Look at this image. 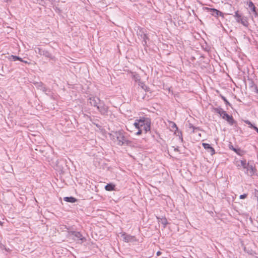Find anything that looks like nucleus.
Segmentation results:
<instances>
[{
    "label": "nucleus",
    "instance_id": "nucleus-1",
    "mask_svg": "<svg viewBox=\"0 0 258 258\" xmlns=\"http://www.w3.org/2000/svg\"><path fill=\"white\" fill-rule=\"evenodd\" d=\"M151 119L148 117L142 116L139 119H136L133 124L138 131L135 134L139 136L143 131L146 134L151 130Z\"/></svg>",
    "mask_w": 258,
    "mask_h": 258
},
{
    "label": "nucleus",
    "instance_id": "nucleus-2",
    "mask_svg": "<svg viewBox=\"0 0 258 258\" xmlns=\"http://www.w3.org/2000/svg\"><path fill=\"white\" fill-rule=\"evenodd\" d=\"M117 141V144L119 146L126 145L130 146L132 142L128 140L125 136V133L123 130H119L114 133V136Z\"/></svg>",
    "mask_w": 258,
    "mask_h": 258
},
{
    "label": "nucleus",
    "instance_id": "nucleus-3",
    "mask_svg": "<svg viewBox=\"0 0 258 258\" xmlns=\"http://www.w3.org/2000/svg\"><path fill=\"white\" fill-rule=\"evenodd\" d=\"M137 34L139 39L142 40V43L144 46H147V41L150 40L147 31L143 28L138 27Z\"/></svg>",
    "mask_w": 258,
    "mask_h": 258
},
{
    "label": "nucleus",
    "instance_id": "nucleus-4",
    "mask_svg": "<svg viewBox=\"0 0 258 258\" xmlns=\"http://www.w3.org/2000/svg\"><path fill=\"white\" fill-rule=\"evenodd\" d=\"M234 17L238 23L242 24L245 27H248L249 24L247 18L242 16L241 14L239 13L238 11H237L235 12Z\"/></svg>",
    "mask_w": 258,
    "mask_h": 258
},
{
    "label": "nucleus",
    "instance_id": "nucleus-5",
    "mask_svg": "<svg viewBox=\"0 0 258 258\" xmlns=\"http://www.w3.org/2000/svg\"><path fill=\"white\" fill-rule=\"evenodd\" d=\"M247 166L244 169V172L245 174L250 177L257 176V169L254 164H250L249 162L247 163Z\"/></svg>",
    "mask_w": 258,
    "mask_h": 258
},
{
    "label": "nucleus",
    "instance_id": "nucleus-6",
    "mask_svg": "<svg viewBox=\"0 0 258 258\" xmlns=\"http://www.w3.org/2000/svg\"><path fill=\"white\" fill-rule=\"evenodd\" d=\"M97 109L101 115L103 116L108 115L109 107L108 106L106 105L103 102L100 104V105H99V106H97Z\"/></svg>",
    "mask_w": 258,
    "mask_h": 258
},
{
    "label": "nucleus",
    "instance_id": "nucleus-7",
    "mask_svg": "<svg viewBox=\"0 0 258 258\" xmlns=\"http://www.w3.org/2000/svg\"><path fill=\"white\" fill-rule=\"evenodd\" d=\"M121 237L123 238V240L125 242H137L138 241L135 236L127 234L125 233L122 234Z\"/></svg>",
    "mask_w": 258,
    "mask_h": 258
},
{
    "label": "nucleus",
    "instance_id": "nucleus-8",
    "mask_svg": "<svg viewBox=\"0 0 258 258\" xmlns=\"http://www.w3.org/2000/svg\"><path fill=\"white\" fill-rule=\"evenodd\" d=\"M247 163L246 160L245 159H243L235 161L234 162V164L238 169H242L244 170V169L246 168V166H247Z\"/></svg>",
    "mask_w": 258,
    "mask_h": 258
},
{
    "label": "nucleus",
    "instance_id": "nucleus-9",
    "mask_svg": "<svg viewBox=\"0 0 258 258\" xmlns=\"http://www.w3.org/2000/svg\"><path fill=\"white\" fill-rule=\"evenodd\" d=\"M100 99L98 97L92 96L89 98L88 103L92 106L97 108V106L99 105Z\"/></svg>",
    "mask_w": 258,
    "mask_h": 258
},
{
    "label": "nucleus",
    "instance_id": "nucleus-10",
    "mask_svg": "<svg viewBox=\"0 0 258 258\" xmlns=\"http://www.w3.org/2000/svg\"><path fill=\"white\" fill-rule=\"evenodd\" d=\"M221 117L223 119L226 120L227 122L231 125L236 123V121L234 119L233 116L232 115H229L228 113H227L226 112L223 114V115H222Z\"/></svg>",
    "mask_w": 258,
    "mask_h": 258
},
{
    "label": "nucleus",
    "instance_id": "nucleus-11",
    "mask_svg": "<svg viewBox=\"0 0 258 258\" xmlns=\"http://www.w3.org/2000/svg\"><path fill=\"white\" fill-rule=\"evenodd\" d=\"M208 12H209L212 16L215 17L221 16L224 17V15L222 12L219 11V10L214 9V8H209L206 7L205 8Z\"/></svg>",
    "mask_w": 258,
    "mask_h": 258
},
{
    "label": "nucleus",
    "instance_id": "nucleus-12",
    "mask_svg": "<svg viewBox=\"0 0 258 258\" xmlns=\"http://www.w3.org/2000/svg\"><path fill=\"white\" fill-rule=\"evenodd\" d=\"M247 5H248V7L250 9L251 12L253 13V15L255 17H256L258 16V12L257 10L255 7L254 4L252 3V2L251 0H249L247 2Z\"/></svg>",
    "mask_w": 258,
    "mask_h": 258
},
{
    "label": "nucleus",
    "instance_id": "nucleus-13",
    "mask_svg": "<svg viewBox=\"0 0 258 258\" xmlns=\"http://www.w3.org/2000/svg\"><path fill=\"white\" fill-rule=\"evenodd\" d=\"M203 147L207 150V151L210 153L211 155H213L215 154V149L211 146V145L208 143L202 144Z\"/></svg>",
    "mask_w": 258,
    "mask_h": 258
},
{
    "label": "nucleus",
    "instance_id": "nucleus-14",
    "mask_svg": "<svg viewBox=\"0 0 258 258\" xmlns=\"http://www.w3.org/2000/svg\"><path fill=\"white\" fill-rule=\"evenodd\" d=\"M42 55H43L45 57L48 58L49 59L52 60L54 61L56 60L55 57L54 56L52 55V54L49 51H48V50H47L46 49L43 50V52Z\"/></svg>",
    "mask_w": 258,
    "mask_h": 258
},
{
    "label": "nucleus",
    "instance_id": "nucleus-15",
    "mask_svg": "<svg viewBox=\"0 0 258 258\" xmlns=\"http://www.w3.org/2000/svg\"><path fill=\"white\" fill-rule=\"evenodd\" d=\"M212 110L214 112L219 114L221 117L226 112L221 107H213Z\"/></svg>",
    "mask_w": 258,
    "mask_h": 258
},
{
    "label": "nucleus",
    "instance_id": "nucleus-16",
    "mask_svg": "<svg viewBox=\"0 0 258 258\" xmlns=\"http://www.w3.org/2000/svg\"><path fill=\"white\" fill-rule=\"evenodd\" d=\"M70 233L79 240L82 241H85L86 240L85 238L83 236L82 234L80 232L71 231Z\"/></svg>",
    "mask_w": 258,
    "mask_h": 258
},
{
    "label": "nucleus",
    "instance_id": "nucleus-17",
    "mask_svg": "<svg viewBox=\"0 0 258 258\" xmlns=\"http://www.w3.org/2000/svg\"><path fill=\"white\" fill-rule=\"evenodd\" d=\"M229 148L238 155L242 156L243 154V151L240 148H235L232 145H229Z\"/></svg>",
    "mask_w": 258,
    "mask_h": 258
},
{
    "label": "nucleus",
    "instance_id": "nucleus-18",
    "mask_svg": "<svg viewBox=\"0 0 258 258\" xmlns=\"http://www.w3.org/2000/svg\"><path fill=\"white\" fill-rule=\"evenodd\" d=\"M132 79L136 82L141 83V78L139 74L136 73H132L131 75Z\"/></svg>",
    "mask_w": 258,
    "mask_h": 258
},
{
    "label": "nucleus",
    "instance_id": "nucleus-19",
    "mask_svg": "<svg viewBox=\"0 0 258 258\" xmlns=\"http://www.w3.org/2000/svg\"><path fill=\"white\" fill-rule=\"evenodd\" d=\"M159 220V221L163 225V227L165 228L168 224V221L167 219L165 217L162 218L157 217Z\"/></svg>",
    "mask_w": 258,
    "mask_h": 258
},
{
    "label": "nucleus",
    "instance_id": "nucleus-20",
    "mask_svg": "<svg viewBox=\"0 0 258 258\" xmlns=\"http://www.w3.org/2000/svg\"><path fill=\"white\" fill-rule=\"evenodd\" d=\"M115 185L112 183H108L105 186V189L107 191H112L114 190Z\"/></svg>",
    "mask_w": 258,
    "mask_h": 258
},
{
    "label": "nucleus",
    "instance_id": "nucleus-21",
    "mask_svg": "<svg viewBox=\"0 0 258 258\" xmlns=\"http://www.w3.org/2000/svg\"><path fill=\"white\" fill-rule=\"evenodd\" d=\"M64 201L66 202H70V203H75L77 201V199L74 197H64L63 199Z\"/></svg>",
    "mask_w": 258,
    "mask_h": 258
},
{
    "label": "nucleus",
    "instance_id": "nucleus-22",
    "mask_svg": "<svg viewBox=\"0 0 258 258\" xmlns=\"http://www.w3.org/2000/svg\"><path fill=\"white\" fill-rule=\"evenodd\" d=\"M189 128L192 130V133H194L196 132V130H200V128L199 127H195L192 124H189Z\"/></svg>",
    "mask_w": 258,
    "mask_h": 258
},
{
    "label": "nucleus",
    "instance_id": "nucleus-23",
    "mask_svg": "<svg viewBox=\"0 0 258 258\" xmlns=\"http://www.w3.org/2000/svg\"><path fill=\"white\" fill-rule=\"evenodd\" d=\"M220 97L224 101V102L226 105L231 106V104L229 102V101L227 100V99L224 96L220 94Z\"/></svg>",
    "mask_w": 258,
    "mask_h": 258
},
{
    "label": "nucleus",
    "instance_id": "nucleus-24",
    "mask_svg": "<svg viewBox=\"0 0 258 258\" xmlns=\"http://www.w3.org/2000/svg\"><path fill=\"white\" fill-rule=\"evenodd\" d=\"M170 124L171 127L173 130H175V131H177L178 130V127L175 122H174L173 121H170Z\"/></svg>",
    "mask_w": 258,
    "mask_h": 258
},
{
    "label": "nucleus",
    "instance_id": "nucleus-25",
    "mask_svg": "<svg viewBox=\"0 0 258 258\" xmlns=\"http://www.w3.org/2000/svg\"><path fill=\"white\" fill-rule=\"evenodd\" d=\"M175 134H176L177 136H179V138L180 139L181 141L183 142L182 132L180 131H178V130L177 131H175Z\"/></svg>",
    "mask_w": 258,
    "mask_h": 258
},
{
    "label": "nucleus",
    "instance_id": "nucleus-26",
    "mask_svg": "<svg viewBox=\"0 0 258 258\" xmlns=\"http://www.w3.org/2000/svg\"><path fill=\"white\" fill-rule=\"evenodd\" d=\"M11 57H12L13 60L14 61H16V60L23 61V59L22 58L20 57L19 56L12 55H11Z\"/></svg>",
    "mask_w": 258,
    "mask_h": 258
},
{
    "label": "nucleus",
    "instance_id": "nucleus-27",
    "mask_svg": "<svg viewBox=\"0 0 258 258\" xmlns=\"http://www.w3.org/2000/svg\"><path fill=\"white\" fill-rule=\"evenodd\" d=\"M243 121L249 125V127L252 128L255 125L252 124L248 120H244Z\"/></svg>",
    "mask_w": 258,
    "mask_h": 258
},
{
    "label": "nucleus",
    "instance_id": "nucleus-28",
    "mask_svg": "<svg viewBox=\"0 0 258 258\" xmlns=\"http://www.w3.org/2000/svg\"><path fill=\"white\" fill-rule=\"evenodd\" d=\"M43 50L44 49H42L40 48H36V49H35V52L36 53H38V54H39L40 55H42V53H43Z\"/></svg>",
    "mask_w": 258,
    "mask_h": 258
},
{
    "label": "nucleus",
    "instance_id": "nucleus-29",
    "mask_svg": "<svg viewBox=\"0 0 258 258\" xmlns=\"http://www.w3.org/2000/svg\"><path fill=\"white\" fill-rule=\"evenodd\" d=\"M139 85L141 86V87L144 90L147 86L144 83L141 81V83H138Z\"/></svg>",
    "mask_w": 258,
    "mask_h": 258
},
{
    "label": "nucleus",
    "instance_id": "nucleus-30",
    "mask_svg": "<svg viewBox=\"0 0 258 258\" xmlns=\"http://www.w3.org/2000/svg\"><path fill=\"white\" fill-rule=\"evenodd\" d=\"M89 118H90V120L91 121H92V123H93L94 125H96L98 128H101V126L100 124H98V123H95V122H93V121H92V118H91V117H89Z\"/></svg>",
    "mask_w": 258,
    "mask_h": 258
},
{
    "label": "nucleus",
    "instance_id": "nucleus-31",
    "mask_svg": "<svg viewBox=\"0 0 258 258\" xmlns=\"http://www.w3.org/2000/svg\"><path fill=\"white\" fill-rule=\"evenodd\" d=\"M247 194H244L243 195H240L239 197V198L240 199H244L246 198L247 197Z\"/></svg>",
    "mask_w": 258,
    "mask_h": 258
},
{
    "label": "nucleus",
    "instance_id": "nucleus-32",
    "mask_svg": "<svg viewBox=\"0 0 258 258\" xmlns=\"http://www.w3.org/2000/svg\"><path fill=\"white\" fill-rule=\"evenodd\" d=\"M144 90H145L146 92H149V91H150V89L148 87L146 86V87H145Z\"/></svg>",
    "mask_w": 258,
    "mask_h": 258
},
{
    "label": "nucleus",
    "instance_id": "nucleus-33",
    "mask_svg": "<svg viewBox=\"0 0 258 258\" xmlns=\"http://www.w3.org/2000/svg\"><path fill=\"white\" fill-rule=\"evenodd\" d=\"M254 194L255 196H257L258 198V190L256 189H255Z\"/></svg>",
    "mask_w": 258,
    "mask_h": 258
},
{
    "label": "nucleus",
    "instance_id": "nucleus-34",
    "mask_svg": "<svg viewBox=\"0 0 258 258\" xmlns=\"http://www.w3.org/2000/svg\"><path fill=\"white\" fill-rule=\"evenodd\" d=\"M252 128L258 133V128L256 126H254Z\"/></svg>",
    "mask_w": 258,
    "mask_h": 258
},
{
    "label": "nucleus",
    "instance_id": "nucleus-35",
    "mask_svg": "<svg viewBox=\"0 0 258 258\" xmlns=\"http://www.w3.org/2000/svg\"><path fill=\"white\" fill-rule=\"evenodd\" d=\"M22 61V62H24V63H28V64H29V63H29V62H28L27 61L24 60H23V61Z\"/></svg>",
    "mask_w": 258,
    "mask_h": 258
},
{
    "label": "nucleus",
    "instance_id": "nucleus-36",
    "mask_svg": "<svg viewBox=\"0 0 258 258\" xmlns=\"http://www.w3.org/2000/svg\"><path fill=\"white\" fill-rule=\"evenodd\" d=\"M174 151L175 152H179V150L178 148H175Z\"/></svg>",
    "mask_w": 258,
    "mask_h": 258
},
{
    "label": "nucleus",
    "instance_id": "nucleus-37",
    "mask_svg": "<svg viewBox=\"0 0 258 258\" xmlns=\"http://www.w3.org/2000/svg\"><path fill=\"white\" fill-rule=\"evenodd\" d=\"M161 254V252L159 251L157 252V255H160Z\"/></svg>",
    "mask_w": 258,
    "mask_h": 258
},
{
    "label": "nucleus",
    "instance_id": "nucleus-38",
    "mask_svg": "<svg viewBox=\"0 0 258 258\" xmlns=\"http://www.w3.org/2000/svg\"><path fill=\"white\" fill-rule=\"evenodd\" d=\"M232 11H231L230 13H227V15H232Z\"/></svg>",
    "mask_w": 258,
    "mask_h": 258
},
{
    "label": "nucleus",
    "instance_id": "nucleus-39",
    "mask_svg": "<svg viewBox=\"0 0 258 258\" xmlns=\"http://www.w3.org/2000/svg\"><path fill=\"white\" fill-rule=\"evenodd\" d=\"M228 6H229V8H230V9L232 8L231 5H228Z\"/></svg>",
    "mask_w": 258,
    "mask_h": 258
},
{
    "label": "nucleus",
    "instance_id": "nucleus-40",
    "mask_svg": "<svg viewBox=\"0 0 258 258\" xmlns=\"http://www.w3.org/2000/svg\"><path fill=\"white\" fill-rule=\"evenodd\" d=\"M126 130H127V131L131 132V131L129 130V128L127 127V126H126Z\"/></svg>",
    "mask_w": 258,
    "mask_h": 258
},
{
    "label": "nucleus",
    "instance_id": "nucleus-41",
    "mask_svg": "<svg viewBox=\"0 0 258 258\" xmlns=\"http://www.w3.org/2000/svg\"><path fill=\"white\" fill-rule=\"evenodd\" d=\"M255 92H256L257 93H258V89H257V88H256V89Z\"/></svg>",
    "mask_w": 258,
    "mask_h": 258
},
{
    "label": "nucleus",
    "instance_id": "nucleus-42",
    "mask_svg": "<svg viewBox=\"0 0 258 258\" xmlns=\"http://www.w3.org/2000/svg\"><path fill=\"white\" fill-rule=\"evenodd\" d=\"M2 224L3 223L1 221H0V225H2Z\"/></svg>",
    "mask_w": 258,
    "mask_h": 258
}]
</instances>
